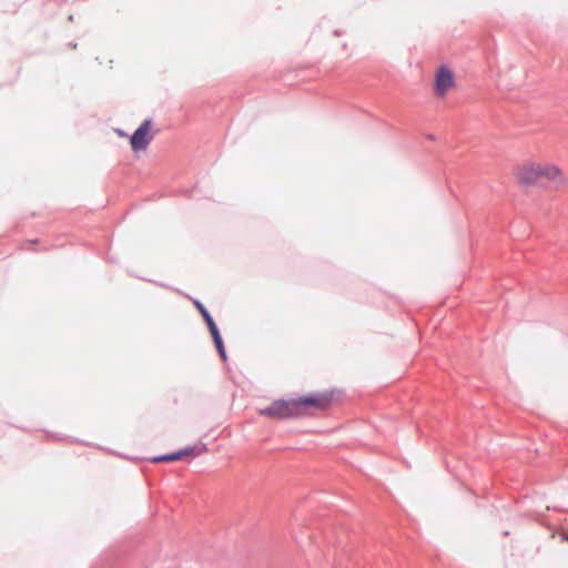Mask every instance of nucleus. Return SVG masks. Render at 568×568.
<instances>
[{
  "label": "nucleus",
  "instance_id": "1",
  "mask_svg": "<svg viewBox=\"0 0 568 568\" xmlns=\"http://www.w3.org/2000/svg\"><path fill=\"white\" fill-rule=\"evenodd\" d=\"M516 183L523 187L542 186L560 190L568 185V178L561 166L549 161H525L513 172Z\"/></svg>",
  "mask_w": 568,
  "mask_h": 568
},
{
  "label": "nucleus",
  "instance_id": "2",
  "mask_svg": "<svg viewBox=\"0 0 568 568\" xmlns=\"http://www.w3.org/2000/svg\"><path fill=\"white\" fill-rule=\"evenodd\" d=\"M334 400V390L303 395L291 399H278L260 414L272 418L285 419L307 415L313 410H326Z\"/></svg>",
  "mask_w": 568,
  "mask_h": 568
},
{
  "label": "nucleus",
  "instance_id": "3",
  "mask_svg": "<svg viewBox=\"0 0 568 568\" xmlns=\"http://www.w3.org/2000/svg\"><path fill=\"white\" fill-rule=\"evenodd\" d=\"M456 85L455 75L450 69L445 65L438 68L435 75L434 91L438 98H445Z\"/></svg>",
  "mask_w": 568,
  "mask_h": 568
},
{
  "label": "nucleus",
  "instance_id": "4",
  "mask_svg": "<svg viewBox=\"0 0 568 568\" xmlns=\"http://www.w3.org/2000/svg\"><path fill=\"white\" fill-rule=\"evenodd\" d=\"M152 126V121L148 119L144 120L142 124L134 131L130 139V144L133 151H143L148 148L153 139Z\"/></svg>",
  "mask_w": 568,
  "mask_h": 568
},
{
  "label": "nucleus",
  "instance_id": "5",
  "mask_svg": "<svg viewBox=\"0 0 568 568\" xmlns=\"http://www.w3.org/2000/svg\"><path fill=\"white\" fill-rule=\"evenodd\" d=\"M204 452H206L205 445H202V446H199V447H189V448L179 450V452L173 453V454H168V455H162V456L154 457L152 459V462L153 463L176 462V460L182 459L185 456H200Z\"/></svg>",
  "mask_w": 568,
  "mask_h": 568
},
{
  "label": "nucleus",
  "instance_id": "6",
  "mask_svg": "<svg viewBox=\"0 0 568 568\" xmlns=\"http://www.w3.org/2000/svg\"><path fill=\"white\" fill-rule=\"evenodd\" d=\"M195 306L200 311V313L202 314L206 325H210L211 323H214L213 318L211 317V315L209 314L206 308L200 302L196 301L195 302Z\"/></svg>",
  "mask_w": 568,
  "mask_h": 568
},
{
  "label": "nucleus",
  "instance_id": "7",
  "mask_svg": "<svg viewBox=\"0 0 568 568\" xmlns=\"http://www.w3.org/2000/svg\"><path fill=\"white\" fill-rule=\"evenodd\" d=\"M219 353H220V356L222 357L223 361L226 359V353H225V348H224V345H223V342H222V338L221 339H217L214 342Z\"/></svg>",
  "mask_w": 568,
  "mask_h": 568
},
{
  "label": "nucleus",
  "instance_id": "8",
  "mask_svg": "<svg viewBox=\"0 0 568 568\" xmlns=\"http://www.w3.org/2000/svg\"><path fill=\"white\" fill-rule=\"evenodd\" d=\"M207 326H209L210 333H211V335L213 337V341L215 342L217 339H221V336H220V333H219V329H217L215 323H211Z\"/></svg>",
  "mask_w": 568,
  "mask_h": 568
},
{
  "label": "nucleus",
  "instance_id": "9",
  "mask_svg": "<svg viewBox=\"0 0 568 568\" xmlns=\"http://www.w3.org/2000/svg\"><path fill=\"white\" fill-rule=\"evenodd\" d=\"M564 539H565L566 541H568V536H565V537H564Z\"/></svg>",
  "mask_w": 568,
  "mask_h": 568
}]
</instances>
